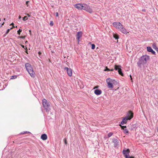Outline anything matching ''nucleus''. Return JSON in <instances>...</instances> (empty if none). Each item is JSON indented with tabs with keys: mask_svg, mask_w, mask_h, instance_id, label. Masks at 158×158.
Here are the masks:
<instances>
[{
	"mask_svg": "<svg viewBox=\"0 0 158 158\" xmlns=\"http://www.w3.org/2000/svg\"><path fill=\"white\" fill-rule=\"evenodd\" d=\"M120 126L121 128L122 129L123 131V132L124 133L128 134H129V131L127 129V127L126 126H122L121 125H120Z\"/></svg>",
	"mask_w": 158,
	"mask_h": 158,
	"instance_id": "4468645a",
	"label": "nucleus"
},
{
	"mask_svg": "<svg viewBox=\"0 0 158 158\" xmlns=\"http://www.w3.org/2000/svg\"><path fill=\"white\" fill-rule=\"evenodd\" d=\"M54 23L53 21H51L50 23V25L51 26H52L53 25Z\"/></svg>",
	"mask_w": 158,
	"mask_h": 158,
	"instance_id": "bb28decb",
	"label": "nucleus"
},
{
	"mask_svg": "<svg viewBox=\"0 0 158 158\" xmlns=\"http://www.w3.org/2000/svg\"><path fill=\"white\" fill-rule=\"evenodd\" d=\"M1 19H0V21H1Z\"/></svg>",
	"mask_w": 158,
	"mask_h": 158,
	"instance_id": "8fccbe9b",
	"label": "nucleus"
},
{
	"mask_svg": "<svg viewBox=\"0 0 158 158\" xmlns=\"http://www.w3.org/2000/svg\"><path fill=\"white\" fill-rule=\"evenodd\" d=\"M26 43H27V41H26L25 42Z\"/></svg>",
	"mask_w": 158,
	"mask_h": 158,
	"instance_id": "09e8293b",
	"label": "nucleus"
},
{
	"mask_svg": "<svg viewBox=\"0 0 158 158\" xmlns=\"http://www.w3.org/2000/svg\"><path fill=\"white\" fill-rule=\"evenodd\" d=\"M129 152L130 150L128 149L127 150H123V154L125 157H127V156L129 155Z\"/></svg>",
	"mask_w": 158,
	"mask_h": 158,
	"instance_id": "f8f14e48",
	"label": "nucleus"
},
{
	"mask_svg": "<svg viewBox=\"0 0 158 158\" xmlns=\"http://www.w3.org/2000/svg\"><path fill=\"white\" fill-rule=\"evenodd\" d=\"M3 20L4 21H5L6 20V19L5 18H4V19H3Z\"/></svg>",
	"mask_w": 158,
	"mask_h": 158,
	"instance_id": "de8ad7c7",
	"label": "nucleus"
},
{
	"mask_svg": "<svg viewBox=\"0 0 158 158\" xmlns=\"http://www.w3.org/2000/svg\"><path fill=\"white\" fill-rule=\"evenodd\" d=\"M64 70L67 71V73L68 75L71 77L72 76V71L71 69L67 67H65L64 68Z\"/></svg>",
	"mask_w": 158,
	"mask_h": 158,
	"instance_id": "9b49d317",
	"label": "nucleus"
},
{
	"mask_svg": "<svg viewBox=\"0 0 158 158\" xmlns=\"http://www.w3.org/2000/svg\"><path fill=\"white\" fill-rule=\"evenodd\" d=\"M130 158H134V157H133V156H130Z\"/></svg>",
	"mask_w": 158,
	"mask_h": 158,
	"instance_id": "79ce46f5",
	"label": "nucleus"
},
{
	"mask_svg": "<svg viewBox=\"0 0 158 158\" xmlns=\"http://www.w3.org/2000/svg\"><path fill=\"white\" fill-rule=\"evenodd\" d=\"M130 78H131V81L132 82H133V81H132V76L131 75H130Z\"/></svg>",
	"mask_w": 158,
	"mask_h": 158,
	"instance_id": "7c9ffc66",
	"label": "nucleus"
},
{
	"mask_svg": "<svg viewBox=\"0 0 158 158\" xmlns=\"http://www.w3.org/2000/svg\"><path fill=\"white\" fill-rule=\"evenodd\" d=\"M38 53L40 54H41L40 52H39Z\"/></svg>",
	"mask_w": 158,
	"mask_h": 158,
	"instance_id": "c03bdc74",
	"label": "nucleus"
},
{
	"mask_svg": "<svg viewBox=\"0 0 158 158\" xmlns=\"http://www.w3.org/2000/svg\"><path fill=\"white\" fill-rule=\"evenodd\" d=\"M19 38L22 39H24L25 38V36H20L19 37Z\"/></svg>",
	"mask_w": 158,
	"mask_h": 158,
	"instance_id": "c85d7f7f",
	"label": "nucleus"
},
{
	"mask_svg": "<svg viewBox=\"0 0 158 158\" xmlns=\"http://www.w3.org/2000/svg\"><path fill=\"white\" fill-rule=\"evenodd\" d=\"M95 48V45L94 44H92L91 45V48L92 49H94Z\"/></svg>",
	"mask_w": 158,
	"mask_h": 158,
	"instance_id": "a878e982",
	"label": "nucleus"
},
{
	"mask_svg": "<svg viewBox=\"0 0 158 158\" xmlns=\"http://www.w3.org/2000/svg\"><path fill=\"white\" fill-rule=\"evenodd\" d=\"M31 31L30 30H29V33H30V34H31Z\"/></svg>",
	"mask_w": 158,
	"mask_h": 158,
	"instance_id": "37998d69",
	"label": "nucleus"
},
{
	"mask_svg": "<svg viewBox=\"0 0 158 158\" xmlns=\"http://www.w3.org/2000/svg\"><path fill=\"white\" fill-rule=\"evenodd\" d=\"M12 77L11 78L12 79H15L17 77L16 76H12Z\"/></svg>",
	"mask_w": 158,
	"mask_h": 158,
	"instance_id": "cd10ccee",
	"label": "nucleus"
},
{
	"mask_svg": "<svg viewBox=\"0 0 158 158\" xmlns=\"http://www.w3.org/2000/svg\"><path fill=\"white\" fill-rule=\"evenodd\" d=\"M94 93L97 95H99L102 93V91L98 89H96L94 90Z\"/></svg>",
	"mask_w": 158,
	"mask_h": 158,
	"instance_id": "a211bd4d",
	"label": "nucleus"
},
{
	"mask_svg": "<svg viewBox=\"0 0 158 158\" xmlns=\"http://www.w3.org/2000/svg\"><path fill=\"white\" fill-rule=\"evenodd\" d=\"M22 31V29H19V30L18 31H17V33H18V34L19 35H20V32H21Z\"/></svg>",
	"mask_w": 158,
	"mask_h": 158,
	"instance_id": "393cba45",
	"label": "nucleus"
},
{
	"mask_svg": "<svg viewBox=\"0 0 158 158\" xmlns=\"http://www.w3.org/2000/svg\"><path fill=\"white\" fill-rule=\"evenodd\" d=\"M56 17H58V12H56Z\"/></svg>",
	"mask_w": 158,
	"mask_h": 158,
	"instance_id": "72a5a7b5",
	"label": "nucleus"
},
{
	"mask_svg": "<svg viewBox=\"0 0 158 158\" xmlns=\"http://www.w3.org/2000/svg\"><path fill=\"white\" fill-rule=\"evenodd\" d=\"M41 138L44 140H46L47 139V135L45 134H43L41 135Z\"/></svg>",
	"mask_w": 158,
	"mask_h": 158,
	"instance_id": "f3484780",
	"label": "nucleus"
},
{
	"mask_svg": "<svg viewBox=\"0 0 158 158\" xmlns=\"http://www.w3.org/2000/svg\"><path fill=\"white\" fill-rule=\"evenodd\" d=\"M14 25V23H12L10 24V25Z\"/></svg>",
	"mask_w": 158,
	"mask_h": 158,
	"instance_id": "4c0bfd02",
	"label": "nucleus"
},
{
	"mask_svg": "<svg viewBox=\"0 0 158 158\" xmlns=\"http://www.w3.org/2000/svg\"><path fill=\"white\" fill-rule=\"evenodd\" d=\"M42 103L43 107L45 108L46 111L48 110L50 105L48 102L45 99L42 100Z\"/></svg>",
	"mask_w": 158,
	"mask_h": 158,
	"instance_id": "39448f33",
	"label": "nucleus"
},
{
	"mask_svg": "<svg viewBox=\"0 0 158 158\" xmlns=\"http://www.w3.org/2000/svg\"><path fill=\"white\" fill-rule=\"evenodd\" d=\"M119 30L121 31L123 33L125 34H127L128 33L126 29L123 27V26L121 27Z\"/></svg>",
	"mask_w": 158,
	"mask_h": 158,
	"instance_id": "dca6fc26",
	"label": "nucleus"
},
{
	"mask_svg": "<svg viewBox=\"0 0 158 158\" xmlns=\"http://www.w3.org/2000/svg\"><path fill=\"white\" fill-rule=\"evenodd\" d=\"M4 23H3L2 24H1V23H0V28L2 26V25H3L4 24Z\"/></svg>",
	"mask_w": 158,
	"mask_h": 158,
	"instance_id": "2f4dec72",
	"label": "nucleus"
},
{
	"mask_svg": "<svg viewBox=\"0 0 158 158\" xmlns=\"http://www.w3.org/2000/svg\"><path fill=\"white\" fill-rule=\"evenodd\" d=\"M28 19L27 17V16H24L23 18V19L24 21H25Z\"/></svg>",
	"mask_w": 158,
	"mask_h": 158,
	"instance_id": "5701e85b",
	"label": "nucleus"
},
{
	"mask_svg": "<svg viewBox=\"0 0 158 158\" xmlns=\"http://www.w3.org/2000/svg\"><path fill=\"white\" fill-rule=\"evenodd\" d=\"M149 59V56L147 55L142 56L139 58V60L137 63L138 65L140 66L141 64H146Z\"/></svg>",
	"mask_w": 158,
	"mask_h": 158,
	"instance_id": "f257e3e1",
	"label": "nucleus"
},
{
	"mask_svg": "<svg viewBox=\"0 0 158 158\" xmlns=\"http://www.w3.org/2000/svg\"><path fill=\"white\" fill-rule=\"evenodd\" d=\"M112 24L118 30H119L121 27L123 26V25L120 22H114Z\"/></svg>",
	"mask_w": 158,
	"mask_h": 158,
	"instance_id": "6e6552de",
	"label": "nucleus"
},
{
	"mask_svg": "<svg viewBox=\"0 0 158 158\" xmlns=\"http://www.w3.org/2000/svg\"><path fill=\"white\" fill-rule=\"evenodd\" d=\"M64 143L65 144H67V141L65 139H64Z\"/></svg>",
	"mask_w": 158,
	"mask_h": 158,
	"instance_id": "f704fd0d",
	"label": "nucleus"
},
{
	"mask_svg": "<svg viewBox=\"0 0 158 158\" xmlns=\"http://www.w3.org/2000/svg\"><path fill=\"white\" fill-rule=\"evenodd\" d=\"M113 70H114V69H110V71H113Z\"/></svg>",
	"mask_w": 158,
	"mask_h": 158,
	"instance_id": "58836bf2",
	"label": "nucleus"
},
{
	"mask_svg": "<svg viewBox=\"0 0 158 158\" xmlns=\"http://www.w3.org/2000/svg\"><path fill=\"white\" fill-rule=\"evenodd\" d=\"M82 33L81 31H79L78 32H77L76 36H77V41L78 42V43L80 42V39L81 38V37L82 35Z\"/></svg>",
	"mask_w": 158,
	"mask_h": 158,
	"instance_id": "ddd939ff",
	"label": "nucleus"
},
{
	"mask_svg": "<svg viewBox=\"0 0 158 158\" xmlns=\"http://www.w3.org/2000/svg\"><path fill=\"white\" fill-rule=\"evenodd\" d=\"M156 50L157 51V52L158 53V48H157Z\"/></svg>",
	"mask_w": 158,
	"mask_h": 158,
	"instance_id": "a19ab883",
	"label": "nucleus"
},
{
	"mask_svg": "<svg viewBox=\"0 0 158 158\" xmlns=\"http://www.w3.org/2000/svg\"><path fill=\"white\" fill-rule=\"evenodd\" d=\"M21 18V16H19V19H20Z\"/></svg>",
	"mask_w": 158,
	"mask_h": 158,
	"instance_id": "ea45409f",
	"label": "nucleus"
},
{
	"mask_svg": "<svg viewBox=\"0 0 158 158\" xmlns=\"http://www.w3.org/2000/svg\"><path fill=\"white\" fill-rule=\"evenodd\" d=\"M133 116V113L131 111H129L126 116L123 118V119L121 123V124L122 125H123L124 124L126 123L128 120L131 119Z\"/></svg>",
	"mask_w": 158,
	"mask_h": 158,
	"instance_id": "f03ea898",
	"label": "nucleus"
},
{
	"mask_svg": "<svg viewBox=\"0 0 158 158\" xmlns=\"http://www.w3.org/2000/svg\"><path fill=\"white\" fill-rule=\"evenodd\" d=\"M22 46V47H23V48H24V46Z\"/></svg>",
	"mask_w": 158,
	"mask_h": 158,
	"instance_id": "49530a36",
	"label": "nucleus"
},
{
	"mask_svg": "<svg viewBox=\"0 0 158 158\" xmlns=\"http://www.w3.org/2000/svg\"><path fill=\"white\" fill-rule=\"evenodd\" d=\"M131 126L132 127H133L134 128L135 127V124L132 125Z\"/></svg>",
	"mask_w": 158,
	"mask_h": 158,
	"instance_id": "473e14b6",
	"label": "nucleus"
},
{
	"mask_svg": "<svg viewBox=\"0 0 158 158\" xmlns=\"http://www.w3.org/2000/svg\"><path fill=\"white\" fill-rule=\"evenodd\" d=\"M113 134L112 132H110L108 134V136L109 137H111Z\"/></svg>",
	"mask_w": 158,
	"mask_h": 158,
	"instance_id": "4be33fe9",
	"label": "nucleus"
},
{
	"mask_svg": "<svg viewBox=\"0 0 158 158\" xmlns=\"http://www.w3.org/2000/svg\"><path fill=\"white\" fill-rule=\"evenodd\" d=\"M29 2V1H27L26 2V5H27V6H28V5Z\"/></svg>",
	"mask_w": 158,
	"mask_h": 158,
	"instance_id": "c756f323",
	"label": "nucleus"
},
{
	"mask_svg": "<svg viewBox=\"0 0 158 158\" xmlns=\"http://www.w3.org/2000/svg\"><path fill=\"white\" fill-rule=\"evenodd\" d=\"M83 5V10L86 11L90 13H91L93 12V11L92 9L90 8V6L89 5L84 3Z\"/></svg>",
	"mask_w": 158,
	"mask_h": 158,
	"instance_id": "423d86ee",
	"label": "nucleus"
},
{
	"mask_svg": "<svg viewBox=\"0 0 158 158\" xmlns=\"http://www.w3.org/2000/svg\"><path fill=\"white\" fill-rule=\"evenodd\" d=\"M104 71H110V69H109L107 67H106L105 69H104Z\"/></svg>",
	"mask_w": 158,
	"mask_h": 158,
	"instance_id": "b1692460",
	"label": "nucleus"
},
{
	"mask_svg": "<svg viewBox=\"0 0 158 158\" xmlns=\"http://www.w3.org/2000/svg\"><path fill=\"white\" fill-rule=\"evenodd\" d=\"M152 47L155 50H156L157 48L155 43H154L153 44Z\"/></svg>",
	"mask_w": 158,
	"mask_h": 158,
	"instance_id": "412c9836",
	"label": "nucleus"
},
{
	"mask_svg": "<svg viewBox=\"0 0 158 158\" xmlns=\"http://www.w3.org/2000/svg\"><path fill=\"white\" fill-rule=\"evenodd\" d=\"M106 81L107 84V86L109 88H113V85H116L118 84L117 81H115L114 79L110 78H107Z\"/></svg>",
	"mask_w": 158,
	"mask_h": 158,
	"instance_id": "20e7f679",
	"label": "nucleus"
},
{
	"mask_svg": "<svg viewBox=\"0 0 158 158\" xmlns=\"http://www.w3.org/2000/svg\"><path fill=\"white\" fill-rule=\"evenodd\" d=\"M114 69L116 70H118V72L119 74L121 76H123V74L122 72L121 69V66L120 65H115L114 66Z\"/></svg>",
	"mask_w": 158,
	"mask_h": 158,
	"instance_id": "0eeeda50",
	"label": "nucleus"
},
{
	"mask_svg": "<svg viewBox=\"0 0 158 158\" xmlns=\"http://www.w3.org/2000/svg\"><path fill=\"white\" fill-rule=\"evenodd\" d=\"M26 69L30 75L32 77H35V73L33 70L31 65L28 63H26L25 65Z\"/></svg>",
	"mask_w": 158,
	"mask_h": 158,
	"instance_id": "7ed1b4c3",
	"label": "nucleus"
},
{
	"mask_svg": "<svg viewBox=\"0 0 158 158\" xmlns=\"http://www.w3.org/2000/svg\"><path fill=\"white\" fill-rule=\"evenodd\" d=\"M147 50L149 52H151V53L154 55L156 54L155 52L153 50L152 48L149 46L147 47Z\"/></svg>",
	"mask_w": 158,
	"mask_h": 158,
	"instance_id": "2eb2a0df",
	"label": "nucleus"
},
{
	"mask_svg": "<svg viewBox=\"0 0 158 158\" xmlns=\"http://www.w3.org/2000/svg\"><path fill=\"white\" fill-rule=\"evenodd\" d=\"M84 3H78L75 5V7L78 10H83Z\"/></svg>",
	"mask_w": 158,
	"mask_h": 158,
	"instance_id": "9d476101",
	"label": "nucleus"
},
{
	"mask_svg": "<svg viewBox=\"0 0 158 158\" xmlns=\"http://www.w3.org/2000/svg\"><path fill=\"white\" fill-rule=\"evenodd\" d=\"M142 10L143 11H145V10Z\"/></svg>",
	"mask_w": 158,
	"mask_h": 158,
	"instance_id": "a18cd8bd",
	"label": "nucleus"
},
{
	"mask_svg": "<svg viewBox=\"0 0 158 158\" xmlns=\"http://www.w3.org/2000/svg\"><path fill=\"white\" fill-rule=\"evenodd\" d=\"M27 15L28 16V17H30V15L28 14H27Z\"/></svg>",
	"mask_w": 158,
	"mask_h": 158,
	"instance_id": "e433bc0d",
	"label": "nucleus"
},
{
	"mask_svg": "<svg viewBox=\"0 0 158 158\" xmlns=\"http://www.w3.org/2000/svg\"><path fill=\"white\" fill-rule=\"evenodd\" d=\"M112 142L114 143V146L115 147H116L118 145L119 140L118 138L113 139Z\"/></svg>",
	"mask_w": 158,
	"mask_h": 158,
	"instance_id": "1a4fd4ad",
	"label": "nucleus"
},
{
	"mask_svg": "<svg viewBox=\"0 0 158 158\" xmlns=\"http://www.w3.org/2000/svg\"><path fill=\"white\" fill-rule=\"evenodd\" d=\"M113 37L114 38H115L116 39H118V35L114 34H113Z\"/></svg>",
	"mask_w": 158,
	"mask_h": 158,
	"instance_id": "aec40b11",
	"label": "nucleus"
},
{
	"mask_svg": "<svg viewBox=\"0 0 158 158\" xmlns=\"http://www.w3.org/2000/svg\"><path fill=\"white\" fill-rule=\"evenodd\" d=\"M125 157V158H131L130 156H129V155L127 156V157Z\"/></svg>",
	"mask_w": 158,
	"mask_h": 158,
	"instance_id": "c9c22d12",
	"label": "nucleus"
},
{
	"mask_svg": "<svg viewBox=\"0 0 158 158\" xmlns=\"http://www.w3.org/2000/svg\"><path fill=\"white\" fill-rule=\"evenodd\" d=\"M15 27L14 26H13L12 27H11L10 29H7V30L6 33V35L10 31L11 29H12L13 28H14Z\"/></svg>",
	"mask_w": 158,
	"mask_h": 158,
	"instance_id": "6ab92c4d",
	"label": "nucleus"
}]
</instances>
